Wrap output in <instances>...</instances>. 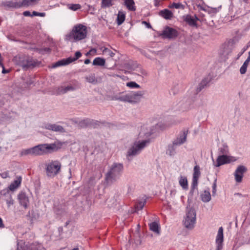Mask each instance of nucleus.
<instances>
[{
    "label": "nucleus",
    "mask_w": 250,
    "mask_h": 250,
    "mask_svg": "<svg viewBox=\"0 0 250 250\" xmlns=\"http://www.w3.org/2000/svg\"><path fill=\"white\" fill-rule=\"evenodd\" d=\"M126 86L130 88H140V85L137 84L136 83L134 82H130L126 83Z\"/></svg>",
    "instance_id": "a19ab883"
},
{
    "label": "nucleus",
    "mask_w": 250,
    "mask_h": 250,
    "mask_svg": "<svg viewBox=\"0 0 250 250\" xmlns=\"http://www.w3.org/2000/svg\"><path fill=\"white\" fill-rule=\"evenodd\" d=\"M142 23H143V24H145V25L146 26V27L147 28H151V25L150 24V23H148V22H146V21H143L142 22Z\"/></svg>",
    "instance_id": "864d4df0"
},
{
    "label": "nucleus",
    "mask_w": 250,
    "mask_h": 250,
    "mask_svg": "<svg viewBox=\"0 0 250 250\" xmlns=\"http://www.w3.org/2000/svg\"><path fill=\"white\" fill-rule=\"evenodd\" d=\"M96 53V49L95 48L91 49L89 52H87L86 54V56H88L91 54H95Z\"/></svg>",
    "instance_id": "3c124183"
},
{
    "label": "nucleus",
    "mask_w": 250,
    "mask_h": 250,
    "mask_svg": "<svg viewBox=\"0 0 250 250\" xmlns=\"http://www.w3.org/2000/svg\"><path fill=\"white\" fill-rule=\"evenodd\" d=\"M68 8L73 11H76L81 8V6L79 4H69Z\"/></svg>",
    "instance_id": "4c0bfd02"
},
{
    "label": "nucleus",
    "mask_w": 250,
    "mask_h": 250,
    "mask_svg": "<svg viewBox=\"0 0 250 250\" xmlns=\"http://www.w3.org/2000/svg\"><path fill=\"white\" fill-rule=\"evenodd\" d=\"M76 88L71 85H67L66 86H61L58 88L57 92L59 94H64L68 91H74Z\"/></svg>",
    "instance_id": "4be33fe9"
},
{
    "label": "nucleus",
    "mask_w": 250,
    "mask_h": 250,
    "mask_svg": "<svg viewBox=\"0 0 250 250\" xmlns=\"http://www.w3.org/2000/svg\"><path fill=\"white\" fill-rule=\"evenodd\" d=\"M220 153L222 155H226L228 152V147L226 145H223L222 147L219 148Z\"/></svg>",
    "instance_id": "ea45409f"
},
{
    "label": "nucleus",
    "mask_w": 250,
    "mask_h": 250,
    "mask_svg": "<svg viewBox=\"0 0 250 250\" xmlns=\"http://www.w3.org/2000/svg\"><path fill=\"white\" fill-rule=\"evenodd\" d=\"M15 60L17 64L21 66L24 70L34 67L36 65L35 61L30 57L25 55L16 56Z\"/></svg>",
    "instance_id": "423d86ee"
},
{
    "label": "nucleus",
    "mask_w": 250,
    "mask_h": 250,
    "mask_svg": "<svg viewBox=\"0 0 250 250\" xmlns=\"http://www.w3.org/2000/svg\"><path fill=\"white\" fill-rule=\"evenodd\" d=\"M113 0H102V7H107L111 6L113 3Z\"/></svg>",
    "instance_id": "58836bf2"
},
{
    "label": "nucleus",
    "mask_w": 250,
    "mask_h": 250,
    "mask_svg": "<svg viewBox=\"0 0 250 250\" xmlns=\"http://www.w3.org/2000/svg\"><path fill=\"white\" fill-rule=\"evenodd\" d=\"M223 241V229L222 227L219 228L216 239V243L217 245V250H221L222 249V244Z\"/></svg>",
    "instance_id": "6ab92c4d"
},
{
    "label": "nucleus",
    "mask_w": 250,
    "mask_h": 250,
    "mask_svg": "<svg viewBox=\"0 0 250 250\" xmlns=\"http://www.w3.org/2000/svg\"><path fill=\"white\" fill-rule=\"evenodd\" d=\"M85 79L87 82L91 83L96 84L97 83V80L94 74H90V75L87 76L85 77Z\"/></svg>",
    "instance_id": "72a5a7b5"
},
{
    "label": "nucleus",
    "mask_w": 250,
    "mask_h": 250,
    "mask_svg": "<svg viewBox=\"0 0 250 250\" xmlns=\"http://www.w3.org/2000/svg\"><path fill=\"white\" fill-rule=\"evenodd\" d=\"M247 170V168L242 165L239 166L236 169L234 175L235 181L238 183H240L242 181L244 173Z\"/></svg>",
    "instance_id": "ddd939ff"
},
{
    "label": "nucleus",
    "mask_w": 250,
    "mask_h": 250,
    "mask_svg": "<svg viewBox=\"0 0 250 250\" xmlns=\"http://www.w3.org/2000/svg\"><path fill=\"white\" fill-rule=\"evenodd\" d=\"M21 177L19 176L17 178V179L15 180L13 183H12L9 188L11 190H14L17 188L21 184Z\"/></svg>",
    "instance_id": "a878e982"
},
{
    "label": "nucleus",
    "mask_w": 250,
    "mask_h": 250,
    "mask_svg": "<svg viewBox=\"0 0 250 250\" xmlns=\"http://www.w3.org/2000/svg\"><path fill=\"white\" fill-rule=\"evenodd\" d=\"M150 229L159 235L160 234V227L158 224L155 222H152L149 224Z\"/></svg>",
    "instance_id": "bb28decb"
},
{
    "label": "nucleus",
    "mask_w": 250,
    "mask_h": 250,
    "mask_svg": "<svg viewBox=\"0 0 250 250\" xmlns=\"http://www.w3.org/2000/svg\"><path fill=\"white\" fill-rule=\"evenodd\" d=\"M159 0H155V6H157V5H158L157 3L159 2Z\"/></svg>",
    "instance_id": "052dcab7"
},
{
    "label": "nucleus",
    "mask_w": 250,
    "mask_h": 250,
    "mask_svg": "<svg viewBox=\"0 0 250 250\" xmlns=\"http://www.w3.org/2000/svg\"><path fill=\"white\" fill-rule=\"evenodd\" d=\"M82 56V53L80 51H77L75 53L74 57H69L66 59L58 61L53 64L52 67L56 68L58 66L69 64L78 59Z\"/></svg>",
    "instance_id": "9b49d317"
},
{
    "label": "nucleus",
    "mask_w": 250,
    "mask_h": 250,
    "mask_svg": "<svg viewBox=\"0 0 250 250\" xmlns=\"http://www.w3.org/2000/svg\"><path fill=\"white\" fill-rule=\"evenodd\" d=\"M188 132V131L186 130L181 132L177 137L173 141L174 144L178 146L184 144L186 141Z\"/></svg>",
    "instance_id": "f3484780"
},
{
    "label": "nucleus",
    "mask_w": 250,
    "mask_h": 250,
    "mask_svg": "<svg viewBox=\"0 0 250 250\" xmlns=\"http://www.w3.org/2000/svg\"><path fill=\"white\" fill-rule=\"evenodd\" d=\"M103 52L104 54H106L111 57H113L115 55V53L112 52L110 50L108 49L107 48H104L103 50Z\"/></svg>",
    "instance_id": "79ce46f5"
},
{
    "label": "nucleus",
    "mask_w": 250,
    "mask_h": 250,
    "mask_svg": "<svg viewBox=\"0 0 250 250\" xmlns=\"http://www.w3.org/2000/svg\"><path fill=\"white\" fill-rule=\"evenodd\" d=\"M125 3L126 7L131 11H135V7L133 0H125Z\"/></svg>",
    "instance_id": "2f4dec72"
},
{
    "label": "nucleus",
    "mask_w": 250,
    "mask_h": 250,
    "mask_svg": "<svg viewBox=\"0 0 250 250\" xmlns=\"http://www.w3.org/2000/svg\"><path fill=\"white\" fill-rule=\"evenodd\" d=\"M177 146L174 145L173 143L168 146L166 150V154L170 156H173L176 154V149Z\"/></svg>",
    "instance_id": "393cba45"
},
{
    "label": "nucleus",
    "mask_w": 250,
    "mask_h": 250,
    "mask_svg": "<svg viewBox=\"0 0 250 250\" xmlns=\"http://www.w3.org/2000/svg\"><path fill=\"white\" fill-rule=\"evenodd\" d=\"M171 8H175L176 9H183L184 6L181 3H173L171 6Z\"/></svg>",
    "instance_id": "c03bdc74"
},
{
    "label": "nucleus",
    "mask_w": 250,
    "mask_h": 250,
    "mask_svg": "<svg viewBox=\"0 0 250 250\" xmlns=\"http://www.w3.org/2000/svg\"><path fill=\"white\" fill-rule=\"evenodd\" d=\"M163 35L166 38H173L177 36V32L175 29L167 27L164 30Z\"/></svg>",
    "instance_id": "aec40b11"
},
{
    "label": "nucleus",
    "mask_w": 250,
    "mask_h": 250,
    "mask_svg": "<svg viewBox=\"0 0 250 250\" xmlns=\"http://www.w3.org/2000/svg\"><path fill=\"white\" fill-rule=\"evenodd\" d=\"M201 200L203 202L207 203L211 200L210 193L208 191L205 190L201 195Z\"/></svg>",
    "instance_id": "c756f323"
},
{
    "label": "nucleus",
    "mask_w": 250,
    "mask_h": 250,
    "mask_svg": "<svg viewBox=\"0 0 250 250\" xmlns=\"http://www.w3.org/2000/svg\"><path fill=\"white\" fill-rule=\"evenodd\" d=\"M18 199L20 204L26 208L29 204V199L25 193L24 192L20 193L18 195Z\"/></svg>",
    "instance_id": "412c9836"
},
{
    "label": "nucleus",
    "mask_w": 250,
    "mask_h": 250,
    "mask_svg": "<svg viewBox=\"0 0 250 250\" xmlns=\"http://www.w3.org/2000/svg\"><path fill=\"white\" fill-rule=\"evenodd\" d=\"M4 227V225L2 223V219L0 218V228H2Z\"/></svg>",
    "instance_id": "6e6d98bb"
},
{
    "label": "nucleus",
    "mask_w": 250,
    "mask_h": 250,
    "mask_svg": "<svg viewBox=\"0 0 250 250\" xmlns=\"http://www.w3.org/2000/svg\"><path fill=\"white\" fill-rule=\"evenodd\" d=\"M26 83V86H25V87H28L30 85H31L33 83V81L32 80V79L30 78H29L27 79Z\"/></svg>",
    "instance_id": "8fccbe9b"
},
{
    "label": "nucleus",
    "mask_w": 250,
    "mask_h": 250,
    "mask_svg": "<svg viewBox=\"0 0 250 250\" xmlns=\"http://www.w3.org/2000/svg\"><path fill=\"white\" fill-rule=\"evenodd\" d=\"M125 14L123 11H119L117 18V22L118 25L122 24L125 20Z\"/></svg>",
    "instance_id": "7c9ffc66"
},
{
    "label": "nucleus",
    "mask_w": 250,
    "mask_h": 250,
    "mask_svg": "<svg viewBox=\"0 0 250 250\" xmlns=\"http://www.w3.org/2000/svg\"><path fill=\"white\" fill-rule=\"evenodd\" d=\"M147 76L146 72L143 70L141 69V76H136V79L139 82H144L145 77Z\"/></svg>",
    "instance_id": "c9c22d12"
},
{
    "label": "nucleus",
    "mask_w": 250,
    "mask_h": 250,
    "mask_svg": "<svg viewBox=\"0 0 250 250\" xmlns=\"http://www.w3.org/2000/svg\"><path fill=\"white\" fill-rule=\"evenodd\" d=\"M134 75L135 76H141V70H140L139 71L138 73H134Z\"/></svg>",
    "instance_id": "4d7b16f0"
},
{
    "label": "nucleus",
    "mask_w": 250,
    "mask_h": 250,
    "mask_svg": "<svg viewBox=\"0 0 250 250\" xmlns=\"http://www.w3.org/2000/svg\"><path fill=\"white\" fill-rule=\"evenodd\" d=\"M183 20L190 26L196 27H197V21L199 20L196 16H192L190 15L183 16Z\"/></svg>",
    "instance_id": "dca6fc26"
},
{
    "label": "nucleus",
    "mask_w": 250,
    "mask_h": 250,
    "mask_svg": "<svg viewBox=\"0 0 250 250\" xmlns=\"http://www.w3.org/2000/svg\"><path fill=\"white\" fill-rule=\"evenodd\" d=\"M129 93L123 94L120 93L114 96L113 99L115 100H118L123 102H126L129 103Z\"/></svg>",
    "instance_id": "b1692460"
},
{
    "label": "nucleus",
    "mask_w": 250,
    "mask_h": 250,
    "mask_svg": "<svg viewBox=\"0 0 250 250\" xmlns=\"http://www.w3.org/2000/svg\"><path fill=\"white\" fill-rule=\"evenodd\" d=\"M43 128L51 130L53 131L59 132V133H64L65 130L62 125H59L56 124H50L47 123L44 125L42 126Z\"/></svg>",
    "instance_id": "f8f14e48"
},
{
    "label": "nucleus",
    "mask_w": 250,
    "mask_h": 250,
    "mask_svg": "<svg viewBox=\"0 0 250 250\" xmlns=\"http://www.w3.org/2000/svg\"><path fill=\"white\" fill-rule=\"evenodd\" d=\"M106 203L109 207H113L116 204V201L113 197L108 198Z\"/></svg>",
    "instance_id": "e433bc0d"
},
{
    "label": "nucleus",
    "mask_w": 250,
    "mask_h": 250,
    "mask_svg": "<svg viewBox=\"0 0 250 250\" xmlns=\"http://www.w3.org/2000/svg\"><path fill=\"white\" fill-rule=\"evenodd\" d=\"M145 201H144V202H140L138 203L136 205V207H135L136 211H135L142 209L143 207L145 206Z\"/></svg>",
    "instance_id": "37998d69"
},
{
    "label": "nucleus",
    "mask_w": 250,
    "mask_h": 250,
    "mask_svg": "<svg viewBox=\"0 0 250 250\" xmlns=\"http://www.w3.org/2000/svg\"><path fill=\"white\" fill-rule=\"evenodd\" d=\"M216 182H217V180L215 179L214 180L213 185H212V195L213 196L215 195L216 192V187H217Z\"/></svg>",
    "instance_id": "de8ad7c7"
},
{
    "label": "nucleus",
    "mask_w": 250,
    "mask_h": 250,
    "mask_svg": "<svg viewBox=\"0 0 250 250\" xmlns=\"http://www.w3.org/2000/svg\"><path fill=\"white\" fill-rule=\"evenodd\" d=\"M0 66H1L2 68H3L4 66H3V65L2 63V61H1V60L0 59Z\"/></svg>",
    "instance_id": "680f3d73"
},
{
    "label": "nucleus",
    "mask_w": 250,
    "mask_h": 250,
    "mask_svg": "<svg viewBox=\"0 0 250 250\" xmlns=\"http://www.w3.org/2000/svg\"><path fill=\"white\" fill-rule=\"evenodd\" d=\"M144 94V92L142 91L129 93V103L135 104L139 102Z\"/></svg>",
    "instance_id": "4468645a"
},
{
    "label": "nucleus",
    "mask_w": 250,
    "mask_h": 250,
    "mask_svg": "<svg viewBox=\"0 0 250 250\" xmlns=\"http://www.w3.org/2000/svg\"><path fill=\"white\" fill-rule=\"evenodd\" d=\"M200 169V167L198 165H196L194 167L191 190H193L197 186L198 180L201 174Z\"/></svg>",
    "instance_id": "2eb2a0df"
},
{
    "label": "nucleus",
    "mask_w": 250,
    "mask_h": 250,
    "mask_svg": "<svg viewBox=\"0 0 250 250\" xmlns=\"http://www.w3.org/2000/svg\"><path fill=\"white\" fill-rule=\"evenodd\" d=\"M111 76H113V77H115V76H116V77H119V75H115V74H113V75H112Z\"/></svg>",
    "instance_id": "e2e57ef3"
},
{
    "label": "nucleus",
    "mask_w": 250,
    "mask_h": 250,
    "mask_svg": "<svg viewBox=\"0 0 250 250\" xmlns=\"http://www.w3.org/2000/svg\"><path fill=\"white\" fill-rule=\"evenodd\" d=\"M39 0H23L21 3L16 1H5L2 3V5L6 8H20L22 6H29L36 3Z\"/></svg>",
    "instance_id": "6e6552de"
},
{
    "label": "nucleus",
    "mask_w": 250,
    "mask_h": 250,
    "mask_svg": "<svg viewBox=\"0 0 250 250\" xmlns=\"http://www.w3.org/2000/svg\"><path fill=\"white\" fill-rule=\"evenodd\" d=\"M179 184L184 189L188 188V180L186 177L181 176L179 179Z\"/></svg>",
    "instance_id": "473e14b6"
},
{
    "label": "nucleus",
    "mask_w": 250,
    "mask_h": 250,
    "mask_svg": "<svg viewBox=\"0 0 250 250\" xmlns=\"http://www.w3.org/2000/svg\"><path fill=\"white\" fill-rule=\"evenodd\" d=\"M105 64V59L100 58L97 57L95 58L93 61L92 64L93 65L103 66Z\"/></svg>",
    "instance_id": "c85d7f7f"
},
{
    "label": "nucleus",
    "mask_w": 250,
    "mask_h": 250,
    "mask_svg": "<svg viewBox=\"0 0 250 250\" xmlns=\"http://www.w3.org/2000/svg\"><path fill=\"white\" fill-rule=\"evenodd\" d=\"M250 62V54H249L248 57L247 58V59H246V60L245 61V62L244 63H246L249 65Z\"/></svg>",
    "instance_id": "5fc2aeb1"
},
{
    "label": "nucleus",
    "mask_w": 250,
    "mask_h": 250,
    "mask_svg": "<svg viewBox=\"0 0 250 250\" xmlns=\"http://www.w3.org/2000/svg\"><path fill=\"white\" fill-rule=\"evenodd\" d=\"M7 72H8V71H7V70H5V69H4V67H3V69H2V73H3V74H5V73H7Z\"/></svg>",
    "instance_id": "bf43d9fd"
},
{
    "label": "nucleus",
    "mask_w": 250,
    "mask_h": 250,
    "mask_svg": "<svg viewBox=\"0 0 250 250\" xmlns=\"http://www.w3.org/2000/svg\"><path fill=\"white\" fill-rule=\"evenodd\" d=\"M0 175L2 178H6L9 177V173L8 171H4L0 173Z\"/></svg>",
    "instance_id": "09e8293b"
},
{
    "label": "nucleus",
    "mask_w": 250,
    "mask_h": 250,
    "mask_svg": "<svg viewBox=\"0 0 250 250\" xmlns=\"http://www.w3.org/2000/svg\"><path fill=\"white\" fill-rule=\"evenodd\" d=\"M2 194V199L6 202L8 207L14 204V200L12 198L11 193L8 190H3L1 191Z\"/></svg>",
    "instance_id": "a211bd4d"
},
{
    "label": "nucleus",
    "mask_w": 250,
    "mask_h": 250,
    "mask_svg": "<svg viewBox=\"0 0 250 250\" xmlns=\"http://www.w3.org/2000/svg\"><path fill=\"white\" fill-rule=\"evenodd\" d=\"M248 64L244 63L242 66L241 67L240 69V72L241 74H244L246 73L247 69Z\"/></svg>",
    "instance_id": "a18cd8bd"
},
{
    "label": "nucleus",
    "mask_w": 250,
    "mask_h": 250,
    "mask_svg": "<svg viewBox=\"0 0 250 250\" xmlns=\"http://www.w3.org/2000/svg\"><path fill=\"white\" fill-rule=\"evenodd\" d=\"M57 146L55 144H43L36 146L34 147L21 150V156L31 155L38 156L51 153L57 150Z\"/></svg>",
    "instance_id": "f257e3e1"
},
{
    "label": "nucleus",
    "mask_w": 250,
    "mask_h": 250,
    "mask_svg": "<svg viewBox=\"0 0 250 250\" xmlns=\"http://www.w3.org/2000/svg\"><path fill=\"white\" fill-rule=\"evenodd\" d=\"M160 15L165 19H171L173 17V13L167 9L161 11Z\"/></svg>",
    "instance_id": "cd10ccee"
},
{
    "label": "nucleus",
    "mask_w": 250,
    "mask_h": 250,
    "mask_svg": "<svg viewBox=\"0 0 250 250\" xmlns=\"http://www.w3.org/2000/svg\"><path fill=\"white\" fill-rule=\"evenodd\" d=\"M183 222L184 227L188 229L194 228L196 222V212L193 208L187 207Z\"/></svg>",
    "instance_id": "39448f33"
},
{
    "label": "nucleus",
    "mask_w": 250,
    "mask_h": 250,
    "mask_svg": "<svg viewBox=\"0 0 250 250\" xmlns=\"http://www.w3.org/2000/svg\"><path fill=\"white\" fill-rule=\"evenodd\" d=\"M87 28L79 24L75 25L70 33L67 35V40L72 42H77L86 38Z\"/></svg>",
    "instance_id": "f03ea898"
},
{
    "label": "nucleus",
    "mask_w": 250,
    "mask_h": 250,
    "mask_svg": "<svg viewBox=\"0 0 250 250\" xmlns=\"http://www.w3.org/2000/svg\"><path fill=\"white\" fill-rule=\"evenodd\" d=\"M249 54H250V51L249 52Z\"/></svg>",
    "instance_id": "0e129e2a"
},
{
    "label": "nucleus",
    "mask_w": 250,
    "mask_h": 250,
    "mask_svg": "<svg viewBox=\"0 0 250 250\" xmlns=\"http://www.w3.org/2000/svg\"><path fill=\"white\" fill-rule=\"evenodd\" d=\"M208 83L209 80H208V79H203L199 84L197 88V90L198 91H200L203 88H204L205 86L207 85Z\"/></svg>",
    "instance_id": "f704fd0d"
},
{
    "label": "nucleus",
    "mask_w": 250,
    "mask_h": 250,
    "mask_svg": "<svg viewBox=\"0 0 250 250\" xmlns=\"http://www.w3.org/2000/svg\"><path fill=\"white\" fill-rule=\"evenodd\" d=\"M181 110L186 111L189 110L193 107L192 102L189 99L181 103Z\"/></svg>",
    "instance_id": "5701e85b"
},
{
    "label": "nucleus",
    "mask_w": 250,
    "mask_h": 250,
    "mask_svg": "<svg viewBox=\"0 0 250 250\" xmlns=\"http://www.w3.org/2000/svg\"><path fill=\"white\" fill-rule=\"evenodd\" d=\"M167 125L162 122H159L157 124L149 127L144 126L142 128V132L146 137L150 136L151 135L163 130L167 128Z\"/></svg>",
    "instance_id": "0eeeda50"
},
{
    "label": "nucleus",
    "mask_w": 250,
    "mask_h": 250,
    "mask_svg": "<svg viewBox=\"0 0 250 250\" xmlns=\"http://www.w3.org/2000/svg\"><path fill=\"white\" fill-rule=\"evenodd\" d=\"M236 160L237 159L234 157L227 155H221L218 157L216 163H214V166L216 167H219L223 165L230 163Z\"/></svg>",
    "instance_id": "9d476101"
},
{
    "label": "nucleus",
    "mask_w": 250,
    "mask_h": 250,
    "mask_svg": "<svg viewBox=\"0 0 250 250\" xmlns=\"http://www.w3.org/2000/svg\"><path fill=\"white\" fill-rule=\"evenodd\" d=\"M90 62V61L89 59H86L84 61V63L86 64H89Z\"/></svg>",
    "instance_id": "13d9d810"
},
{
    "label": "nucleus",
    "mask_w": 250,
    "mask_h": 250,
    "mask_svg": "<svg viewBox=\"0 0 250 250\" xmlns=\"http://www.w3.org/2000/svg\"><path fill=\"white\" fill-rule=\"evenodd\" d=\"M123 169V166L120 163H114L110 167L106 174L105 180L108 183H111L116 180L121 175Z\"/></svg>",
    "instance_id": "7ed1b4c3"
},
{
    "label": "nucleus",
    "mask_w": 250,
    "mask_h": 250,
    "mask_svg": "<svg viewBox=\"0 0 250 250\" xmlns=\"http://www.w3.org/2000/svg\"><path fill=\"white\" fill-rule=\"evenodd\" d=\"M23 15L24 16H26V17H33V16H32V14H31L30 12L29 11H24L23 13Z\"/></svg>",
    "instance_id": "603ef678"
},
{
    "label": "nucleus",
    "mask_w": 250,
    "mask_h": 250,
    "mask_svg": "<svg viewBox=\"0 0 250 250\" xmlns=\"http://www.w3.org/2000/svg\"><path fill=\"white\" fill-rule=\"evenodd\" d=\"M61 164L58 161H53L49 163L46 167V172L47 176L53 177L57 175L60 171Z\"/></svg>",
    "instance_id": "1a4fd4ad"
},
{
    "label": "nucleus",
    "mask_w": 250,
    "mask_h": 250,
    "mask_svg": "<svg viewBox=\"0 0 250 250\" xmlns=\"http://www.w3.org/2000/svg\"><path fill=\"white\" fill-rule=\"evenodd\" d=\"M148 140H143L135 142L130 147L126 154L128 160H130L132 157L139 154L141 151L149 144Z\"/></svg>",
    "instance_id": "20e7f679"
},
{
    "label": "nucleus",
    "mask_w": 250,
    "mask_h": 250,
    "mask_svg": "<svg viewBox=\"0 0 250 250\" xmlns=\"http://www.w3.org/2000/svg\"><path fill=\"white\" fill-rule=\"evenodd\" d=\"M32 16H40V17H44L45 16V13H40L36 11H33L32 14Z\"/></svg>",
    "instance_id": "49530a36"
}]
</instances>
